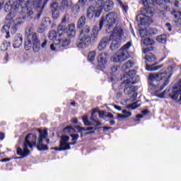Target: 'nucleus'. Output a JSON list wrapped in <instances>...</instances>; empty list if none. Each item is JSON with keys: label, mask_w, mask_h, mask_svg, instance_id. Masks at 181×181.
<instances>
[{"label": "nucleus", "mask_w": 181, "mask_h": 181, "mask_svg": "<svg viewBox=\"0 0 181 181\" xmlns=\"http://www.w3.org/2000/svg\"><path fill=\"white\" fill-rule=\"evenodd\" d=\"M138 107H141L140 101H136L129 105V108H131V110H135L136 108H138Z\"/></svg>", "instance_id": "nucleus-38"}, {"label": "nucleus", "mask_w": 181, "mask_h": 181, "mask_svg": "<svg viewBox=\"0 0 181 181\" xmlns=\"http://www.w3.org/2000/svg\"><path fill=\"white\" fill-rule=\"evenodd\" d=\"M4 139H5V133L1 132L0 133V140L4 141Z\"/></svg>", "instance_id": "nucleus-52"}, {"label": "nucleus", "mask_w": 181, "mask_h": 181, "mask_svg": "<svg viewBox=\"0 0 181 181\" xmlns=\"http://www.w3.org/2000/svg\"><path fill=\"white\" fill-rule=\"evenodd\" d=\"M100 15L101 8H99L98 6H97V1H94L93 5L88 8L86 16L89 19H91L93 16L95 18H100Z\"/></svg>", "instance_id": "nucleus-12"}, {"label": "nucleus", "mask_w": 181, "mask_h": 181, "mask_svg": "<svg viewBox=\"0 0 181 181\" xmlns=\"http://www.w3.org/2000/svg\"><path fill=\"white\" fill-rule=\"evenodd\" d=\"M143 117L142 115H138L136 116V121H139V119Z\"/></svg>", "instance_id": "nucleus-55"}, {"label": "nucleus", "mask_w": 181, "mask_h": 181, "mask_svg": "<svg viewBox=\"0 0 181 181\" xmlns=\"http://www.w3.org/2000/svg\"><path fill=\"white\" fill-rule=\"evenodd\" d=\"M97 112H98V110L96 109H93L90 119L91 121H93V122H95L96 127H100V125H102V124L100 122V121L97 120V115H95L97 114Z\"/></svg>", "instance_id": "nucleus-29"}, {"label": "nucleus", "mask_w": 181, "mask_h": 181, "mask_svg": "<svg viewBox=\"0 0 181 181\" xmlns=\"http://www.w3.org/2000/svg\"><path fill=\"white\" fill-rule=\"evenodd\" d=\"M105 117H107V118H110L111 119H112V118H114V115H112L111 112H108Z\"/></svg>", "instance_id": "nucleus-51"}, {"label": "nucleus", "mask_w": 181, "mask_h": 181, "mask_svg": "<svg viewBox=\"0 0 181 181\" xmlns=\"http://www.w3.org/2000/svg\"><path fill=\"white\" fill-rule=\"evenodd\" d=\"M94 132H95L94 131L88 132L86 133V135H90L91 134H94Z\"/></svg>", "instance_id": "nucleus-61"}, {"label": "nucleus", "mask_w": 181, "mask_h": 181, "mask_svg": "<svg viewBox=\"0 0 181 181\" xmlns=\"http://www.w3.org/2000/svg\"><path fill=\"white\" fill-rule=\"evenodd\" d=\"M122 36H124V30L122 28H121V27H115L110 37V39L122 40Z\"/></svg>", "instance_id": "nucleus-20"}, {"label": "nucleus", "mask_w": 181, "mask_h": 181, "mask_svg": "<svg viewBox=\"0 0 181 181\" xmlns=\"http://www.w3.org/2000/svg\"><path fill=\"white\" fill-rule=\"evenodd\" d=\"M142 113L144 114V115H146L147 114H149V112L148 110H143Z\"/></svg>", "instance_id": "nucleus-59"}, {"label": "nucleus", "mask_w": 181, "mask_h": 181, "mask_svg": "<svg viewBox=\"0 0 181 181\" xmlns=\"http://www.w3.org/2000/svg\"><path fill=\"white\" fill-rule=\"evenodd\" d=\"M97 129H98V128L93 127H87L86 129L84 127H81L80 126H76L74 127L68 126L65 127L63 131L65 133L68 132V134H71V132H83V131H94V132H95Z\"/></svg>", "instance_id": "nucleus-14"}, {"label": "nucleus", "mask_w": 181, "mask_h": 181, "mask_svg": "<svg viewBox=\"0 0 181 181\" xmlns=\"http://www.w3.org/2000/svg\"><path fill=\"white\" fill-rule=\"evenodd\" d=\"M96 4L97 6L100 9V13L103 12V9H104L105 12H110V11H112V8H114V2L112 1H98Z\"/></svg>", "instance_id": "nucleus-15"}, {"label": "nucleus", "mask_w": 181, "mask_h": 181, "mask_svg": "<svg viewBox=\"0 0 181 181\" xmlns=\"http://www.w3.org/2000/svg\"><path fill=\"white\" fill-rule=\"evenodd\" d=\"M134 61L129 60L124 64L123 67H125V69H131L134 67Z\"/></svg>", "instance_id": "nucleus-40"}, {"label": "nucleus", "mask_w": 181, "mask_h": 181, "mask_svg": "<svg viewBox=\"0 0 181 181\" xmlns=\"http://www.w3.org/2000/svg\"><path fill=\"white\" fill-rule=\"evenodd\" d=\"M112 40V43L110 45V49L112 52L119 49V46H121V40H117L115 38H109V41Z\"/></svg>", "instance_id": "nucleus-23"}, {"label": "nucleus", "mask_w": 181, "mask_h": 181, "mask_svg": "<svg viewBox=\"0 0 181 181\" xmlns=\"http://www.w3.org/2000/svg\"><path fill=\"white\" fill-rule=\"evenodd\" d=\"M110 43V38L107 37H104L99 42L98 46V50H104L107 47V45Z\"/></svg>", "instance_id": "nucleus-24"}, {"label": "nucleus", "mask_w": 181, "mask_h": 181, "mask_svg": "<svg viewBox=\"0 0 181 181\" xmlns=\"http://www.w3.org/2000/svg\"><path fill=\"white\" fill-rule=\"evenodd\" d=\"M1 49L2 52H6L8 50V43L4 42L1 46Z\"/></svg>", "instance_id": "nucleus-42"}, {"label": "nucleus", "mask_w": 181, "mask_h": 181, "mask_svg": "<svg viewBox=\"0 0 181 181\" xmlns=\"http://www.w3.org/2000/svg\"><path fill=\"white\" fill-rule=\"evenodd\" d=\"M23 42V37L22 34H16L13 41V47H14V49H18V47L22 46Z\"/></svg>", "instance_id": "nucleus-22"}, {"label": "nucleus", "mask_w": 181, "mask_h": 181, "mask_svg": "<svg viewBox=\"0 0 181 181\" xmlns=\"http://www.w3.org/2000/svg\"><path fill=\"white\" fill-rule=\"evenodd\" d=\"M115 110H117V111H121V110H122L121 107H119L118 105H115Z\"/></svg>", "instance_id": "nucleus-58"}, {"label": "nucleus", "mask_w": 181, "mask_h": 181, "mask_svg": "<svg viewBox=\"0 0 181 181\" xmlns=\"http://www.w3.org/2000/svg\"><path fill=\"white\" fill-rule=\"evenodd\" d=\"M131 46H132V43H131V42H128L126 45H123L117 53L111 57V62L113 63H122V62L128 60V58L129 57V53L128 51Z\"/></svg>", "instance_id": "nucleus-7"}, {"label": "nucleus", "mask_w": 181, "mask_h": 181, "mask_svg": "<svg viewBox=\"0 0 181 181\" xmlns=\"http://www.w3.org/2000/svg\"><path fill=\"white\" fill-rule=\"evenodd\" d=\"M9 161H11V158H3V159L1 160V162H9Z\"/></svg>", "instance_id": "nucleus-56"}, {"label": "nucleus", "mask_w": 181, "mask_h": 181, "mask_svg": "<svg viewBox=\"0 0 181 181\" xmlns=\"http://www.w3.org/2000/svg\"><path fill=\"white\" fill-rule=\"evenodd\" d=\"M162 67H163V64L158 65L156 66H151L146 64V69L148 71H156L157 70H160V69H162Z\"/></svg>", "instance_id": "nucleus-34"}, {"label": "nucleus", "mask_w": 181, "mask_h": 181, "mask_svg": "<svg viewBox=\"0 0 181 181\" xmlns=\"http://www.w3.org/2000/svg\"><path fill=\"white\" fill-rule=\"evenodd\" d=\"M67 35L70 39H72V37L76 36V25H74V23H71L69 25Z\"/></svg>", "instance_id": "nucleus-25"}, {"label": "nucleus", "mask_w": 181, "mask_h": 181, "mask_svg": "<svg viewBox=\"0 0 181 181\" xmlns=\"http://www.w3.org/2000/svg\"><path fill=\"white\" fill-rule=\"evenodd\" d=\"M98 27H94L91 35H79L76 43L77 47L79 49H87L92 42H97L98 39Z\"/></svg>", "instance_id": "nucleus-6"}, {"label": "nucleus", "mask_w": 181, "mask_h": 181, "mask_svg": "<svg viewBox=\"0 0 181 181\" xmlns=\"http://www.w3.org/2000/svg\"><path fill=\"white\" fill-rule=\"evenodd\" d=\"M149 35H156L158 33V30L156 28H150L148 30Z\"/></svg>", "instance_id": "nucleus-45"}, {"label": "nucleus", "mask_w": 181, "mask_h": 181, "mask_svg": "<svg viewBox=\"0 0 181 181\" xmlns=\"http://www.w3.org/2000/svg\"><path fill=\"white\" fill-rule=\"evenodd\" d=\"M70 45V40H64L62 41L61 45L62 46V47H67V46Z\"/></svg>", "instance_id": "nucleus-43"}, {"label": "nucleus", "mask_w": 181, "mask_h": 181, "mask_svg": "<svg viewBox=\"0 0 181 181\" xmlns=\"http://www.w3.org/2000/svg\"><path fill=\"white\" fill-rule=\"evenodd\" d=\"M73 5V3L71 1H62L61 2L60 6H59V3L57 1L54 2L51 5V11L52 13V18L54 19H57L59 16H60L59 11H63V9H70L71 8V6Z\"/></svg>", "instance_id": "nucleus-8"}, {"label": "nucleus", "mask_w": 181, "mask_h": 181, "mask_svg": "<svg viewBox=\"0 0 181 181\" xmlns=\"http://www.w3.org/2000/svg\"><path fill=\"white\" fill-rule=\"evenodd\" d=\"M157 40L160 43H165L166 42V35H161L157 37Z\"/></svg>", "instance_id": "nucleus-39"}, {"label": "nucleus", "mask_w": 181, "mask_h": 181, "mask_svg": "<svg viewBox=\"0 0 181 181\" xmlns=\"http://www.w3.org/2000/svg\"><path fill=\"white\" fill-rule=\"evenodd\" d=\"M71 136L72 137V141L76 142V141L78 139L80 136L77 134H71Z\"/></svg>", "instance_id": "nucleus-47"}, {"label": "nucleus", "mask_w": 181, "mask_h": 181, "mask_svg": "<svg viewBox=\"0 0 181 181\" xmlns=\"http://www.w3.org/2000/svg\"><path fill=\"white\" fill-rule=\"evenodd\" d=\"M38 32L39 33H43V32H45V30H46V27L45 26V25L42 24L39 28H38Z\"/></svg>", "instance_id": "nucleus-44"}, {"label": "nucleus", "mask_w": 181, "mask_h": 181, "mask_svg": "<svg viewBox=\"0 0 181 181\" xmlns=\"http://www.w3.org/2000/svg\"><path fill=\"white\" fill-rule=\"evenodd\" d=\"M76 144H77L76 141H74V142H71V143H69V141H66V146H70V145H76Z\"/></svg>", "instance_id": "nucleus-53"}, {"label": "nucleus", "mask_w": 181, "mask_h": 181, "mask_svg": "<svg viewBox=\"0 0 181 181\" xmlns=\"http://www.w3.org/2000/svg\"><path fill=\"white\" fill-rule=\"evenodd\" d=\"M145 59L148 63H153V62H156V57H155V55L152 53H148L146 55Z\"/></svg>", "instance_id": "nucleus-33"}, {"label": "nucleus", "mask_w": 181, "mask_h": 181, "mask_svg": "<svg viewBox=\"0 0 181 181\" xmlns=\"http://www.w3.org/2000/svg\"><path fill=\"white\" fill-rule=\"evenodd\" d=\"M122 112V114H117L118 119H125V118H129V117L132 115V113H131V112L127 111V110H123Z\"/></svg>", "instance_id": "nucleus-27"}, {"label": "nucleus", "mask_w": 181, "mask_h": 181, "mask_svg": "<svg viewBox=\"0 0 181 181\" xmlns=\"http://www.w3.org/2000/svg\"><path fill=\"white\" fill-rule=\"evenodd\" d=\"M173 16L175 18V19H177V21H175V23L177 25H181V12L180 11H173Z\"/></svg>", "instance_id": "nucleus-35"}, {"label": "nucleus", "mask_w": 181, "mask_h": 181, "mask_svg": "<svg viewBox=\"0 0 181 181\" xmlns=\"http://www.w3.org/2000/svg\"><path fill=\"white\" fill-rule=\"evenodd\" d=\"M118 4L122 8V11L124 12V13L127 14L128 13V11L129 9V7L128 6V4L125 1H118Z\"/></svg>", "instance_id": "nucleus-30"}, {"label": "nucleus", "mask_w": 181, "mask_h": 181, "mask_svg": "<svg viewBox=\"0 0 181 181\" xmlns=\"http://www.w3.org/2000/svg\"><path fill=\"white\" fill-rule=\"evenodd\" d=\"M33 47V42L32 41V39L28 38V40L25 42L24 45V49L25 50H30Z\"/></svg>", "instance_id": "nucleus-32"}, {"label": "nucleus", "mask_w": 181, "mask_h": 181, "mask_svg": "<svg viewBox=\"0 0 181 181\" xmlns=\"http://www.w3.org/2000/svg\"><path fill=\"white\" fill-rule=\"evenodd\" d=\"M118 14L115 12L108 13L105 17H102V19L99 23V30L103 29V26H109L111 28L113 25H115L118 22Z\"/></svg>", "instance_id": "nucleus-9"}, {"label": "nucleus", "mask_w": 181, "mask_h": 181, "mask_svg": "<svg viewBox=\"0 0 181 181\" xmlns=\"http://www.w3.org/2000/svg\"><path fill=\"white\" fill-rule=\"evenodd\" d=\"M135 74H136V71L135 70L128 71V73L124 75V78H127L124 81H130V83L135 81H134Z\"/></svg>", "instance_id": "nucleus-26"}, {"label": "nucleus", "mask_w": 181, "mask_h": 181, "mask_svg": "<svg viewBox=\"0 0 181 181\" xmlns=\"http://www.w3.org/2000/svg\"><path fill=\"white\" fill-rule=\"evenodd\" d=\"M83 122L86 127H91V125H93V123L88 121V118L87 117V116L83 117Z\"/></svg>", "instance_id": "nucleus-41"}, {"label": "nucleus", "mask_w": 181, "mask_h": 181, "mask_svg": "<svg viewBox=\"0 0 181 181\" xmlns=\"http://www.w3.org/2000/svg\"><path fill=\"white\" fill-rule=\"evenodd\" d=\"M117 71H118V69H117V66H113L111 68L110 74L112 76V74H114V73H117Z\"/></svg>", "instance_id": "nucleus-49"}, {"label": "nucleus", "mask_w": 181, "mask_h": 181, "mask_svg": "<svg viewBox=\"0 0 181 181\" xmlns=\"http://www.w3.org/2000/svg\"><path fill=\"white\" fill-rule=\"evenodd\" d=\"M165 26L168 28L169 32L172 31V25H170V23H165Z\"/></svg>", "instance_id": "nucleus-50"}, {"label": "nucleus", "mask_w": 181, "mask_h": 181, "mask_svg": "<svg viewBox=\"0 0 181 181\" xmlns=\"http://www.w3.org/2000/svg\"><path fill=\"white\" fill-rule=\"evenodd\" d=\"M71 11L74 15H78V13H80V6L76 4L71 8Z\"/></svg>", "instance_id": "nucleus-37"}, {"label": "nucleus", "mask_w": 181, "mask_h": 181, "mask_svg": "<svg viewBox=\"0 0 181 181\" xmlns=\"http://www.w3.org/2000/svg\"><path fill=\"white\" fill-rule=\"evenodd\" d=\"M99 118H104L105 117L106 112L105 111H98Z\"/></svg>", "instance_id": "nucleus-48"}, {"label": "nucleus", "mask_w": 181, "mask_h": 181, "mask_svg": "<svg viewBox=\"0 0 181 181\" xmlns=\"http://www.w3.org/2000/svg\"><path fill=\"white\" fill-rule=\"evenodd\" d=\"M88 59L89 62H94V60H95V51H91L90 52H89V54H88Z\"/></svg>", "instance_id": "nucleus-36"}, {"label": "nucleus", "mask_w": 181, "mask_h": 181, "mask_svg": "<svg viewBox=\"0 0 181 181\" xmlns=\"http://www.w3.org/2000/svg\"><path fill=\"white\" fill-rule=\"evenodd\" d=\"M72 122H73V124H77V122H78L77 119H74L72 120Z\"/></svg>", "instance_id": "nucleus-62"}, {"label": "nucleus", "mask_w": 181, "mask_h": 181, "mask_svg": "<svg viewBox=\"0 0 181 181\" xmlns=\"http://www.w3.org/2000/svg\"><path fill=\"white\" fill-rule=\"evenodd\" d=\"M64 23H66V17L62 19V24L59 25L57 28V31L54 30L49 31L48 37L49 40H52V42H54L50 45L51 50L55 51L56 47L54 46H57V45H62L60 37H62L63 33H64V29L66 28Z\"/></svg>", "instance_id": "nucleus-5"}, {"label": "nucleus", "mask_w": 181, "mask_h": 181, "mask_svg": "<svg viewBox=\"0 0 181 181\" xmlns=\"http://www.w3.org/2000/svg\"><path fill=\"white\" fill-rule=\"evenodd\" d=\"M137 22H140V25H151L152 23V18L148 16H144V14H139L136 16Z\"/></svg>", "instance_id": "nucleus-21"}, {"label": "nucleus", "mask_w": 181, "mask_h": 181, "mask_svg": "<svg viewBox=\"0 0 181 181\" xmlns=\"http://www.w3.org/2000/svg\"><path fill=\"white\" fill-rule=\"evenodd\" d=\"M80 8H83V6H86V1H78L76 4Z\"/></svg>", "instance_id": "nucleus-46"}, {"label": "nucleus", "mask_w": 181, "mask_h": 181, "mask_svg": "<svg viewBox=\"0 0 181 181\" xmlns=\"http://www.w3.org/2000/svg\"><path fill=\"white\" fill-rule=\"evenodd\" d=\"M39 136H38V144H35V146H37L38 151H47L49 147L43 144V139H46L48 136L47 129H38ZM36 144V140H35Z\"/></svg>", "instance_id": "nucleus-11"}, {"label": "nucleus", "mask_w": 181, "mask_h": 181, "mask_svg": "<svg viewBox=\"0 0 181 181\" xmlns=\"http://www.w3.org/2000/svg\"><path fill=\"white\" fill-rule=\"evenodd\" d=\"M169 96L176 103L181 104V83L175 85Z\"/></svg>", "instance_id": "nucleus-13"}, {"label": "nucleus", "mask_w": 181, "mask_h": 181, "mask_svg": "<svg viewBox=\"0 0 181 181\" xmlns=\"http://www.w3.org/2000/svg\"><path fill=\"white\" fill-rule=\"evenodd\" d=\"M175 6H179V1H175Z\"/></svg>", "instance_id": "nucleus-63"}, {"label": "nucleus", "mask_w": 181, "mask_h": 181, "mask_svg": "<svg viewBox=\"0 0 181 181\" xmlns=\"http://www.w3.org/2000/svg\"><path fill=\"white\" fill-rule=\"evenodd\" d=\"M152 3L149 1H144L143 5L144 8L141 10V13L140 15H144V16H148V18H152L153 16V8L151 7Z\"/></svg>", "instance_id": "nucleus-16"}, {"label": "nucleus", "mask_w": 181, "mask_h": 181, "mask_svg": "<svg viewBox=\"0 0 181 181\" xmlns=\"http://www.w3.org/2000/svg\"><path fill=\"white\" fill-rule=\"evenodd\" d=\"M139 33L141 37V42L145 45V46H153V45H155V41L147 37L148 30L141 29L140 30Z\"/></svg>", "instance_id": "nucleus-17"}, {"label": "nucleus", "mask_w": 181, "mask_h": 181, "mask_svg": "<svg viewBox=\"0 0 181 181\" xmlns=\"http://www.w3.org/2000/svg\"><path fill=\"white\" fill-rule=\"evenodd\" d=\"M149 48H148V47H146V48H144L143 49V53L144 54H146V53H148V52H149Z\"/></svg>", "instance_id": "nucleus-54"}, {"label": "nucleus", "mask_w": 181, "mask_h": 181, "mask_svg": "<svg viewBox=\"0 0 181 181\" xmlns=\"http://www.w3.org/2000/svg\"><path fill=\"white\" fill-rule=\"evenodd\" d=\"M132 33L133 36H135V33H134V29H132Z\"/></svg>", "instance_id": "nucleus-64"}, {"label": "nucleus", "mask_w": 181, "mask_h": 181, "mask_svg": "<svg viewBox=\"0 0 181 181\" xmlns=\"http://www.w3.org/2000/svg\"><path fill=\"white\" fill-rule=\"evenodd\" d=\"M176 70V64L168 66L165 72L150 74L148 76V89L151 93H160L170 81L173 71Z\"/></svg>", "instance_id": "nucleus-2"}, {"label": "nucleus", "mask_w": 181, "mask_h": 181, "mask_svg": "<svg viewBox=\"0 0 181 181\" xmlns=\"http://www.w3.org/2000/svg\"><path fill=\"white\" fill-rule=\"evenodd\" d=\"M108 59H110V55L107 52L99 54L98 57V66L100 67V69H104L108 62Z\"/></svg>", "instance_id": "nucleus-19"}, {"label": "nucleus", "mask_w": 181, "mask_h": 181, "mask_svg": "<svg viewBox=\"0 0 181 181\" xmlns=\"http://www.w3.org/2000/svg\"><path fill=\"white\" fill-rule=\"evenodd\" d=\"M103 131H108V129H111V127H103Z\"/></svg>", "instance_id": "nucleus-57"}, {"label": "nucleus", "mask_w": 181, "mask_h": 181, "mask_svg": "<svg viewBox=\"0 0 181 181\" xmlns=\"http://www.w3.org/2000/svg\"><path fill=\"white\" fill-rule=\"evenodd\" d=\"M33 23H30L25 29V36L28 39H32L33 42V50L34 53H39L40 47L46 49L47 47V40H44L42 44L40 43V39H39V35L33 32Z\"/></svg>", "instance_id": "nucleus-3"}, {"label": "nucleus", "mask_w": 181, "mask_h": 181, "mask_svg": "<svg viewBox=\"0 0 181 181\" xmlns=\"http://www.w3.org/2000/svg\"><path fill=\"white\" fill-rule=\"evenodd\" d=\"M0 4H1L5 12H10L6 17L8 23L1 29L2 33H6V37H8L9 33L15 35L18 32V28L23 25V19H28V21L36 19V16H35L33 11L30 8H33L35 12H37V19H39L42 12H43V8H45V5L47 4V1H8L6 3L0 1ZM19 13L23 16V19L22 18H16Z\"/></svg>", "instance_id": "nucleus-1"}, {"label": "nucleus", "mask_w": 181, "mask_h": 181, "mask_svg": "<svg viewBox=\"0 0 181 181\" xmlns=\"http://www.w3.org/2000/svg\"><path fill=\"white\" fill-rule=\"evenodd\" d=\"M84 25H86V16H82L78 20L76 27L78 29H81V28L84 27Z\"/></svg>", "instance_id": "nucleus-31"}, {"label": "nucleus", "mask_w": 181, "mask_h": 181, "mask_svg": "<svg viewBox=\"0 0 181 181\" xmlns=\"http://www.w3.org/2000/svg\"><path fill=\"white\" fill-rule=\"evenodd\" d=\"M132 84H136V81L131 83L129 81H124L121 84V87H124V94H127V95H132L133 100H135L138 95L135 91L138 90V88Z\"/></svg>", "instance_id": "nucleus-10"}, {"label": "nucleus", "mask_w": 181, "mask_h": 181, "mask_svg": "<svg viewBox=\"0 0 181 181\" xmlns=\"http://www.w3.org/2000/svg\"><path fill=\"white\" fill-rule=\"evenodd\" d=\"M110 125H115V120H110Z\"/></svg>", "instance_id": "nucleus-60"}, {"label": "nucleus", "mask_w": 181, "mask_h": 181, "mask_svg": "<svg viewBox=\"0 0 181 181\" xmlns=\"http://www.w3.org/2000/svg\"><path fill=\"white\" fill-rule=\"evenodd\" d=\"M90 31H91V28L89 25H85L83 27L79 35L91 36V34H90Z\"/></svg>", "instance_id": "nucleus-28"}, {"label": "nucleus", "mask_w": 181, "mask_h": 181, "mask_svg": "<svg viewBox=\"0 0 181 181\" xmlns=\"http://www.w3.org/2000/svg\"><path fill=\"white\" fill-rule=\"evenodd\" d=\"M69 141H70V137H69L68 136H63L61 138L59 147H53L52 148V149H54V151H69L71 149V147L69 146H66V142H69Z\"/></svg>", "instance_id": "nucleus-18"}, {"label": "nucleus", "mask_w": 181, "mask_h": 181, "mask_svg": "<svg viewBox=\"0 0 181 181\" xmlns=\"http://www.w3.org/2000/svg\"><path fill=\"white\" fill-rule=\"evenodd\" d=\"M37 139V136L33 134H29L26 136L23 148L18 147L17 148V155H19L21 157H17L16 159H22V158H26L30 155V149H33V146L36 145V141Z\"/></svg>", "instance_id": "nucleus-4"}]
</instances>
